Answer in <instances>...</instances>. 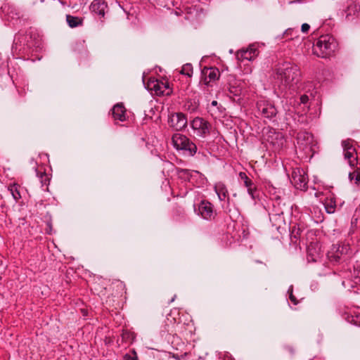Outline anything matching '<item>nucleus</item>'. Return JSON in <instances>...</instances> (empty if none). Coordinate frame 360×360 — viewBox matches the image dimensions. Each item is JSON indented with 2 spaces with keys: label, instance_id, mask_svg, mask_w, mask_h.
Instances as JSON below:
<instances>
[{
  "label": "nucleus",
  "instance_id": "nucleus-1",
  "mask_svg": "<svg viewBox=\"0 0 360 360\" xmlns=\"http://www.w3.org/2000/svg\"><path fill=\"white\" fill-rule=\"evenodd\" d=\"M276 79L278 87L283 92L295 91L300 79V70L297 65L285 62L276 69Z\"/></svg>",
  "mask_w": 360,
  "mask_h": 360
},
{
  "label": "nucleus",
  "instance_id": "nucleus-2",
  "mask_svg": "<svg viewBox=\"0 0 360 360\" xmlns=\"http://www.w3.org/2000/svg\"><path fill=\"white\" fill-rule=\"evenodd\" d=\"M338 49V44L333 37L321 35L313 46V53L320 58L332 56Z\"/></svg>",
  "mask_w": 360,
  "mask_h": 360
},
{
  "label": "nucleus",
  "instance_id": "nucleus-3",
  "mask_svg": "<svg viewBox=\"0 0 360 360\" xmlns=\"http://www.w3.org/2000/svg\"><path fill=\"white\" fill-rule=\"evenodd\" d=\"M349 250L350 248L348 245H333L330 250L328 251L327 257L330 262L340 263L347 259Z\"/></svg>",
  "mask_w": 360,
  "mask_h": 360
},
{
  "label": "nucleus",
  "instance_id": "nucleus-4",
  "mask_svg": "<svg viewBox=\"0 0 360 360\" xmlns=\"http://www.w3.org/2000/svg\"><path fill=\"white\" fill-rule=\"evenodd\" d=\"M172 141L174 148L177 150H188L191 155H193L197 150L195 143L190 142L188 139L180 134H174L172 137Z\"/></svg>",
  "mask_w": 360,
  "mask_h": 360
},
{
  "label": "nucleus",
  "instance_id": "nucleus-5",
  "mask_svg": "<svg viewBox=\"0 0 360 360\" xmlns=\"http://www.w3.org/2000/svg\"><path fill=\"white\" fill-rule=\"evenodd\" d=\"M257 109L260 116L269 120H273L278 113L274 104L266 100L259 101L257 103Z\"/></svg>",
  "mask_w": 360,
  "mask_h": 360
},
{
  "label": "nucleus",
  "instance_id": "nucleus-6",
  "mask_svg": "<svg viewBox=\"0 0 360 360\" xmlns=\"http://www.w3.org/2000/svg\"><path fill=\"white\" fill-rule=\"evenodd\" d=\"M345 159L347 160L350 167H355L358 165L357 153L353 145V141L348 139L342 141Z\"/></svg>",
  "mask_w": 360,
  "mask_h": 360
},
{
  "label": "nucleus",
  "instance_id": "nucleus-7",
  "mask_svg": "<svg viewBox=\"0 0 360 360\" xmlns=\"http://www.w3.org/2000/svg\"><path fill=\"white\" fill-rule=\"evenodd\" d=\"M345 20L353 21L360 17V0H349L346 9L344 10Z\"/></svg>",
  "mask_w": 360,
  "mask_h": 360
},
{
  "label": "nucleus",
  "instance_id": "nucleus-8",
  "mask_svg": "<svg viewBox=\"0 0 360 360\" xmlns=\"http://www.w3.org/2000/svg\"><path fill=\"white\" fill-rule=\"evenodd\" d=\"M168 122L174 130L180 131L187 125V119L184 113L176 112L169 116Z\"/></svg>",
  "mask_w": 360,
  "mask_h": 360
},
{
  "label": "nucleus",
  "instance_id": "nucleus-9",
  "mask_svg": "<svg viewBox=\"0 0 360 360\" xmlns=\"http://www.w3.org/2000/svg\"><path fill=\"white\" fill-rule=\"evenodd\" d=\"M219 76L220 72L218 68L204 67V84L215 82L219 78Z\"/></svg>",
  "mask_w": 360,
  "mask_h": 360
},
{
  "label": "nucleus",
  "instance_id": "nucleus-10",
  "mask_svg": "<svg viewBox=\"0 0 360 360\" xmlns=\"http://www.w3.org/2000/svg\"><path fill=\"white\" fill-rule=\"evenodd\" d=\"M241 82L233 78L229 80L227 89L229 91V96L239 97L242 93Z\"/></svg>",
  "mask_w": 360,
  "mask_h": 360
},
{
  "label": "nucleus",
  "instance_id": "nucleus-11",
  "mask_svg": "<svg viewBox=\"0 0 360 360\" xmlns=\"http://www.w3.org/2000/svg\"><path fill=\"white\" fill-rule=\"evenodd\" d=\"M307 250L308 261L316 262L320 255L321 246L317 242H311L307 246Z\"/></svg>",
  "mask_w": 360,
  "mask_h": 360
},
{
  "label": "nucleus",
  "instance_id": "nucleus-12",
  "mask_svg": "<svg viewBox=\"0 0 360 360\" xmlns=\"http://www.w3.org/2000/svg\"><path fill=\"white\" fill-rule=\"evenodd\" d=\"M163 84L164 82L157 79L150 78L147 83V88L157 96H161L164 94Z\"/></svg>",
  "mask_w": 360,
  "mask_h": 360
},
{
  "label": "nucleus",
  "instance_id": "nucleus-13",
  "mask_svg": "<svg viewBox=\"0 0 360 360\" xmlns=\"http://www.w3.org/2000/svg\"><path fill=\"white\" fill-rule=\"evenodd\" d=\"M292 177L297 188L304 189L306 188L307 180L304 174H302L300 169L294 170Z\"/></svg>",
  "mask_w": 360,
  "mask_h": 360
},
{
  "label": "nucleus",
  "instance_id": "nucleus-14",
  "mask_svg": "<svg viewBox=\"0 0 360 360\" xmlns=\"http://www.w3.org/2000/svg\"><path fill=\"white\" fill-rule=\"evenodd\" d=\"M112 115L115 120L124 122L126 120V108L123 103H117L112 108Z\"/></svg>",
  "mask_w": 360,
  "mask_h": 360
},
{
  "label": "nucleus",
  "instance_id": "nucleus-15",
  "mask_svg": "<svg viewBox=\"0 0 360 360\" xmlns=\"http://www.w3.org/2000/svg\"><path fill=\"white\" fill-rule=\"evenodd\" d=\"M214 191L218 195L219 200L223 201L225 199L227 200V202L229 203V191L226 185L223 182H217L214 186Z\"/></svg>",
  "mask_w": 360,
  "mask_h": 360
},
{
  "label": "nucleus",
  "instance_id": "nucleus-16",
  "mask_svg": "<svg viewBox=\"0 0 360 360\" xmlns=\"http://www.w3.org/2000/svg\"><path fill=\"white\" fill-rule=\"evenodd\" d=\"M313 135L307 131H300L297 134V142L303 148L311 145L313 142Z\"/></svg>",
  "mask_w": 360,
  "mask_h": 360
},
{
  "label": "nucleus",
  "instance_id": "nucleus-17",
  "mask_svg": "<svg viewBox=\"0 0 360 360\" xmlns=\"http://www.w3.org/2000/svg\"><path fill=\"white\" fill-rule=\"evenodd\" d=\"M258 54V50L253 47L250 46L249 49L246 50H242L240 52L237 53V58L238 60H253Z\"/></svg>",
  "mask_w": 360,
  "mask_h": 360
},
{
  "label": "nucleus",
  "instance_id": "nucleus-18",
  "mask_svg": "<svg viewBox=\"0 0 360 360\" xmlns=\"http://www.w3.org/2000/svg\"><path fill=\"white\" fill-rule=\"evenodd\" d=\"M217 216L214 205L209 201L204 200V219L212 220Z\"/></svg>",
  "mask_w": 360,
  "mask_h": 360
},
{
  "label": "nucleus",
  "instance_id": "nucleus-19",
  "mask_svg": "<svg viewBox=\"0 0 360 360\" xmlns=\"http://www.w3.org/2000/svg\"><path fill=\"white\" fill-rule=\"evenodd\" d=\"M106 7L107 6L99 0H94L90 6V9L93 13H95L101 17H104Z\"/></svg>",
  "mask_w": 360,
  "mask_h": 360
},
{
  "label": "nucleus",
  "instance_id": "nucleus-20",
  "mask_svg": "<svg viewBox=\"0 0 360 360\" xmlns=\"http://www.w3.org/2000/svg\"><path fill=\"white\" fill-rule=\"evenodd\" d=\"M173 220L177 223H181L185 221L186 214L184 209L181 206H177L174 210Z\"/></svg>",
  "mask_w": 360,
  "mask_h": 360
},
{
  "label": "nucleus",
  "instance_id": "nucleus-21",
  "mask_svg": "<svg viewBox=\"0 0 360 360\" xmlns=\"http://www.w3.org/2000/svg\"><path fill=\"white\" fill-rule=\"evenodd\" d=\"M191 127L194 134L201 136L202 134V118L197 117L191 122Z\"/></svg>",
  "mask_w": 360,
  "mask_h": 360
},
{
  "label": "nucleus",
  "instance_id": "nucleus-22",
  "mask_svg": "<svg viewBox=\"0 0 360 360\" xmlns=\"http://www.w3.org/2000/svg\"><path fill=\"white\" fill-rule=\"evenodd\" d=\"M66 21L68 25L72 28L77 27L78 26L82 25L83 24L82 18L71 15H66Z\"/></svg>",
  "mask_w": 360,
  "mask_h": 360
},
{
  "label": "nucleus",
  "instance_id": "nucleus-23",
  "mask_svg": "<svg viewBox=\"0 0 360 360\" xmlns=\"http://www.w3.org/2000/svg\"><path fill=\"white\" fill-rule=\"evenodd\" d=\"M37 176L40 179V182L41 184V187L46 186L45 188H43L44 191H49V185L51 181V178L45 172L37 171Z\"/></svg>",
  "mask_w": 360,
  "mask_h": 360
},
{
  "label": "nucleus",
  "instance_id": "nucleus-24",
  "mask_svg": "<svg viewBox=\"0 0 360 360\" xmlns=\"http://www.w3.org/2000/svg\"><path fill=\"white\" fill-rule=\"evenodd\" d=\"M18 187L19 186L16 184H11L8 187V190L15 200H18L21 198Z\"/></svg>",
  "mask_w": 360,
  "mask_h": 360
},
{
  "label": "nucleus",
  "instance_id": "nucleus-25",
  "mask_svg": "<svg viewBox=\"0 0 360 360\" xmlns=\"http://www.w3.org/2000/svg\"><path fill=\"white\" fill-rule=\"evenodd\" d=\"M121 336L122 341L125 342H131L135 338L134 333L128 330H123Z\"/></svg>",
  "mask_w": 360,
  "mask_h": 360
},
{
  "label": "nucleus",
  "instance_id": "nucleus-26",
  "mask_svg": "<svg viewBox=\"0 0 360 360\" xmlns=\"http://www.w3.org/2000/svg\"><path fill=\"white\" fill-rule=\"evenodd\" d=\"M180 72L182 75H185L188 77H191L192 75V72H193V67H192L191 64L187 63V64H185L184 65H183Z\"/></svg>",
  "mask_w": 360,
  "mask_h": 360
},
{
  "label": "nucleus",
  "instance_id": "nucleus-27",
  "mask_svg": "<svg viewBox=\"0 0 360 360\" xmlns=\"http://www.w3.org/2000/svg\"><path fill=\"white\" fill-rule=\"evenodd\" d=\"M239 176L241 180L243 181L244 186L245 187H250L253 183V181L246 175L245 172H240Z\"/></svg>",
  "mask_w": 360,
  "mask_h": 360
},
{
  "label": "nucleus",
  "instance_id": "nucleus-28",
  "mask_svg": "<svg viewBox=\"0 0 360 360\" xmlns=\"http://www.w3.org/2000/svg\"><path fill=\"white\" fill-rule=\"evenodd\" d=\"M248 189V192L249 195L251 196L252 199H255L257 197V189L254 184H252L250 187H246Z\"/></svg>",
  "mask_w": 360,
  "mask_h": 360
},
{
  "label": "nucleus",
  "instance_id": "nucleus-29",
  "mask_svg": "<svg viewBox=\"0 0 360 360\" xmlns=\"http://www.w3.org/2000/svg\"><path fill=\"white\" fill-rule=\"evenodd\" d=\"M123 358L124 360H139L137 354L134 349L131 350V354H125Z\"/></svg>",
  "mask_w": 360,
  "mask_h": 360
},
{
  "label": "nucleus",
  "instance_id": "nucleus-30",
  "mask_svg": "<svg viewBox=\"0 0 360 360\" xmlns=\"http://www.w3.org/2000/svg\"><path fill=\"white\" fill-rule=\"evenodd\" d=\"M288 292L289 294V299L290 301L294 304H297L298 303V300L295 297V296L293 295V286L290 285L288 288Z\"/></svg>",
  "mask_w": 360,
  "mask_h": 360
},
{
  "label": "nucleus",
  "instance_id": "nucleus-31",
  "mask_svg": "<svg viewBox=\"0 0 360 360\" xmlns=\"http://www.w3.org/2000/svg\"><path fill=\"white\" fill-rule=\"evenodd\" d=\"M202 200H201L198 203V209L196 208V205L194 204L193 205V207H194V212L198 214V215H200V216H202Z\"/></svg>",
  "mask_w": 360,
  "mask_h": 360
},
{
  "label": "nucleus",
  "instance_id": "nucleus-32",
  "mask_svg": "<svg viewBox=\"0 0 360 360\" xmlns=\"http://www.w3.org/2000/svg\"><path fill=\"white\" fill-rule=\"evenodd\" d=\"M309 101V96L306 94L302 95L300 96V102L303 104L307 103Z\"/></svg>",
  "mask_w": 360,
  "mask_h": 360
},
{
  "label": "nucleus",
  "instance_id": "nucleus-33",
  "mask_svg": "<svg viewBox=\"0 0 360 360\" xmlns=\"http://www.w3.org/2000/svg\"><path fill=\"white\" fill-rule=\"evenodd\" d=\"M360 182V171L357 168L355 169V184H359Z\"/></svg>",
  "mask_w": 360,
  "mask_h": 360
},
{
  "label": "nucleus",
  "instance_id": "nucleus-34",
  "mask_svg": "<svg viewBox=\"0 0 360 360\" xmlns=\"http://www.w3.org/2000/svg\"><path fill=\"white\" fill-rule=\"evenodd\" d=\"M310 28V26L307 23H304L302 25L301 30L303 32H307Z\"/></svg>",
  "mask_w": 360,
  "mask_h": 360
},
{
  "label": "nucleus",
  "instance_id": "nucleus-35",
  "mask_svg": "<svg viewBox=\"0 0 360 360\" xmlns=\"http://www.w3.org/2000/svg\"><path fill=\"white\" fill-rule=\"evenodd\" d=\"M294 32V30L292 29H288L285 30V32H284L283 34V36L284 37H288V35H292V33Z\"/></svg>",
  "mask_w": 360,
  "mask_h": 360
},
{
  "label": "nucleus",
  "instance_id": "nucleus-36",
  "mask_svg": "<svg viewBox=\"0 0 360 360\" xmlns=\"http://www.w3.org/2000/svg\"><path fill=\"white\" fill-rule=\"evenodd\" d=\"M203 125H204V135H205L206 134V131H208L209 127L210 125L209 122H207L206 121H204Z\"/></svg>",
  "mask_w": 360,
  "mask_h": 360
},
{
  "label": "nucleus",
  "instance_id": "nucleus-37",
  "mask_svg": "<svg viewBox=\"0 0 360 360\" xmlns=\"http://www.w3.org/2000/svg\"><path fill=\"white\" fill-rule=\"evenodd\" d=\"M349 178L350 181H352L353 179L355 180V170L352 172L349 173Z\"/></svg>",
  "mask_w": 360,
  "mask_h": 360
},
{
  "label": "nucleus",
  "instance_id": "nucleus-38",
  "mask_svg": "<svg viewBox=\"0 0 360 360\" xmlns=\"http://www.w3.org/2000/svg\"><path fill=\"white\" fill-rule=\"evenodd\" d=\"M295 227H294L293 230H292V233L294 235V236L296 238L297 236H300V229L298 228L297 229V231L296 232V233H295Z\"/></svg>",
  "mask_w": 360,
  "mask_h": 360
},
{
  "label": "nucleus",
  "instance_id": "nucleus-39",
  "mask_svg": "<svg viewBox=\"0 0 360 360\" xmlns=\"http://www.w3.org/2000/svg\"><path fill=\"white\" fill-rule=\"evenodd\" d=\"M326 208L328 213H333L334 212V207L333 206L326 207Z\"/></svg>",
  "mask_w": 360,
  "mask_h": 360
},
{
  "label": "nucleus",
  "instance_id": "nucleus-40",
  "mask_svg": "<svg viewBox=\"0 0 360 360\" xmlns=\"http://www.w3.org/2000/svg\"><path fill=\"white\" fill-rule=\"evenodd\" d=\"M18 44V40L15 39H14V42H13V49H17V46Z\"/></svg>",
  "mask_w": 360,
  "mask_h": 360
},
{
  "label": "nucleus",
  "instance_id": "nucleus-41",
  "mask_svg": "<svg viewBox=\"0 0 360 360\" xmlns=\"http://www.w3.org/2000/svg\"><path fill=\"white\" fill-rule=\"evenodd\" d=\"M176 297V295H174L173 296V297H172V298L169 301V302H168V303H169V304H170V303L173 302L175 300Z\"/></svg>",
  "mask_w": 360,
  "mask_h": 360
},
{
  "label": "nucleus",
  "instance_id": "nucleus-42",
  "mask_svg": "<svg viewBox=\"0 0 360 360\" xmlns=\"http://www.w3.org/2000/svg\"><path fill=\"white\" fill-rule=\"evenodd\" d=\"M169 88V85L167 83H164L163 84V89L164 91L166 89H168Z\"/></svg>",
  "mask_w": 360,
  "mask_h": 360
},
{
  "label": "nucleus",
  "instance_id": "nucleus-43",
  "mask_svg": "<svg viewBox=\"0 0 360 360\" xmlns=\"http://www.w3.org/2000/svg\"><path fill=\"white\" fill-rule=\"evenodd\" d=\"M211 105L212 106H216L217 105V101H212Z\"/></svg>",
  "mask_w": 360,
  "mask_h": 360
},
{
  "label": "nucleus",
  "instance_id": "nucleus-44",
  "mask_svg": "<svg viewBox=\"0 0 360 360\" xmlns=\"http://www.w3.org/2000/svg\"><path fill=\"white\" fill-rule=\"evenodd\" d=\"M180 172H182L184 174H187L188 171L186 169H181Z\"/></svg>",
  "mask_w": 360,
  "mask_h": 360
},
{
  "label": "nucleus",
  "instance_id": "nucleus-45",
  "mask_svg": "<svg viewBox=\"0 0 360 360\" xmlns=\"http://www.w3.org/2000/svg\"><path fill=\"white\" fill-rule=\"evenodd\" d=\"M342 285H343L345 288H346V287H347L346 283H345V281H342Z\"/></svg>",
  "mask_w": 360,
  "mask_h": 360
},
{
  "label": "nucleus",
  "instance_id": "nucleus-46",
  "mask_svg": "<svg viewBox=\"0 0 360 360\" xmlns=\"http://www.w3.org/2000/svg\"><path fill=\"white\" fill-rule=\"evenodd\" d=\"M40 2L43 3V2H44V0H40Z\"/></svg>",
  "mask_w": 360,
  "mask_h": 360
}]
</instances>
